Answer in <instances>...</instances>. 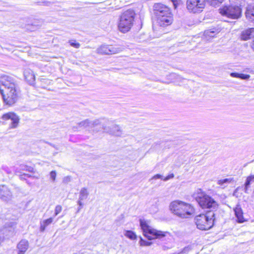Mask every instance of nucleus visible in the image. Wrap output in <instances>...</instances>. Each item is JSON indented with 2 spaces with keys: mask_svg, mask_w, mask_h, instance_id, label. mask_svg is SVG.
<instances>
[{
  "mask_svg": "<svg viewBox=\"0 0 254 254\" xmlns=\"http://www.w3.org/2000/svg\"><path fill=\"white\" fill-rule=\"evenodd\" d=\"M19 91L18 85L12 77L5 74L0 76V93L5 105H13L18 100Z\"/></svg>",
  "mask_w": 254,
  "mask_h": 254,
  "instance_id": "obj_1",
  "label": "nucleus"
},
{
  "mask_svg": "<svg viewBox=\"0 0 254 254\" xmlns=\"http://www.w3.org/2000/svg\"><path fill=\"white\" fill-rule=\"evenodd\" d=\"M153 8L157 23L159 26L165 27L172 23L173 14L168 7L162 3H155Z\"/></svg>",
  "mask_w": 254,
  "mask_h": 254,
  "instance_id": "obj_2",
  "label": "nucleus"
},
{
  "mask_svg": "<svg viewBox=\"0 0 254 254\" xmlns=\"http://www.w3.org/2000/svg\"><path fill=\"white\" fill-rule=\"evenodd\" d=\"M169 209L173 214L181 218H188L194 213V209L191 204L178 200L171 202Z\"/></svg>",
  "mask_w": 254,
  "mask_h": 254,
  "instance_id": "obj_3",
  "label": "nucleus"
},
{
  "mask_svg": "<svg viewBox=\"0 0 254 254\" xmlns=\"http://www.w3.org/2000/svg\"><path fill=\"white\" fill-rule=\"evenodd\" d=\"M215 214L212 211H207L205 214H200L194 218L197 228L201 230L211 228L214 223Z\"/></svg>",
  "mask_w": 254,
  "mask_h": 254,
  "instance_id": "obj_4",
  "label": "nucleus"
},
{
  "mask_svg": "<svg viewBox=\"0 0 254 254\" xmlns=\"http://www.w3.org/2000/svg\"><path fill=\"white\" fill-rule=\"evenodd\" d=\"M134 16L135 13L133 10L129 9L123 12L120 17L119 30L123 33L129 31L133 26Z\"/></svg>",
  "mask_w": 254,
  "mask_h": 254,
  "instance_id": "obj_5",
  "label": "nucleus"
},
{
  "mask_svg": "<svg viewBox=\"0 0 254 254\" xmlns=\"http://www.w3.org/2000/svg\"><path fill=\"white\" fill-rule=\"evenodd\" d=\"M206 0H187L186 6L187 10L191 13H199L205 7ZM214 6L222 3L223 0H206Z\"/></svg>",
  "mask_w": 254,
  "mask_h": 254,
  "instance_id": "obj_6",
  "label": "nucleus"
},
{
  "mask_svg": "<svg viewBox=\"0 0 254 254\" xmlns=\"http://www.w3.org/2000/svg\"><path fill=\"white\" fill-rule=\"evenodd\" d=\"M140 226L143 231V235L148 240L162 239L168 234L166 232L158 231L150 226L147 222L143 219H140Z\"/></svg>",
  "mask_w": 254,
  "mask_h": 254,
  "instance_id": "obj_7",
  "label": "nucleus"
},
{
  "mask_svg": "<svg viewBox=\"0 0 254 254\" xmlns=\"http://www.w3.org/2000/svg\"><path fill=\"white\" fill-rule=\"evenodd\" d=\"M196 200L199 206L207 211L214 212L218 207V203L210 196L201 193L196 197Z\"/></svg>",
  "mask_w": 254,
  "mask_h": 254,
  "instance_id": "obj_8",
  "label": "nucleus"
},
{
  "mask_svg": "<svg viewBox=\"0 0 254 254\" xmlns=\"http://www.w3.org/2000/svg\"><path fill=\"white\" fill-rule=\"evenodd\" d=\"M219 10L222 15L232 19L238 18L241 14V8L239 5H226Z\"/></svg>",
  "mask_w": 254,
  "mask_h": 254,
  "instance_id": "obj_9",
  "label": "nucleus"
},
{
  "mask_svg": "<svg viewBox=\"0 0 254 254\" xmlns=\"http://www.w3.org/2000/svg\"><path fill=\"white\" fill-rule=\"evenodd\" d=\"M1 119L5 121L6 124H8L11 128L16 127L19 124L18 116L13 112H9L3 115Z\"/></svg>",
  "mask_w": 254,
  "mask_h": 254,
  "instance_id": "obj_10",
  "label": "nucleus"
},
{
  "mask_svg": "<svg viewBox=\"0 0 254 254\" xmlns=\"http://www.w3.org/2000/svg\"><path fill=\"white\" fill-rule=\"evenodd\" d=\"M119 51V49L110 45H102L97 49V53L102 55L115 54Z\"/></svg>",
  "mask_w": 254,
  "mask_h": 254,
  "instance_id": "obj_11",
  "label": "nucleus"
},
{
  "mask_svg": "<svg viewBox=\"0 0 254 254\" xmlns=\"http://www.w3.org/2000/svg\"><path fill=\"white\" fill-rule=\"evenodd\" d=\"M12 193L8 187L5 185L0 186V198L4 201L11 200Z\"/></svg>",
  "mask_w": 254,
  "mask_h": 254,
  "instance_id": "obj_12",
  "label": "nucleus"
},
{
  "mask_svg": "<svg viewBox=\"0 0 254 254\" xmlns=\"http://www.w3.org/2000/svg\"><path fill=\"white\" fill-rule=\"evenodd\" d=\"M24 76L25 80L29 84H33L34 83L35 77L33 71L29 69H25L24 71Z\"/></svg>",
  "mask_w": 254,
  "mask_h": 254,
  "instance_id": "obj_13",
  "label": "nucleus"
},
{
  "mask_svg": "<svg viewBox=\"0 0 254 254\" xmlns=\"http://www.w3.org/2000/svg\"><path fill=\"white\" fill-rule=\"evenodd\" d=\"M29 247L28 241L26 240H21L17 244V248L18 250V254H24Z\"/></svg>",
  "mask_w": 254,
  "mask_h": 254,
  "instance_id": "obj_14",
  "label": "nucleus"
},
{
  "mask_svg": "<svg viewBox=\"0 0 254 254\" xmlns=\"http://www.w3.org/2000/svg\"><path fill=\"white\" fill-rule=\"evenodd\" d=\"M234 211L237 218V222L240 223L244 222L245 220L243 217V212L240 205L237 204L234 208Z\"/></svg>",
  "mask_w": 254,
  "mask_h": 254,
  "instance_id": "obj_15",
  "label": "nucleus"
},
{
  "mask_svg": "<svg viewBox=\"0 0 254 254\" xmlns=\"http://www.w3.org/2000/svg\"><path fill=\"white\" fill-rule=\"evenodd\" d=\"M103 128L105 131L116 136H121L122 134L120 127L117 125H114L112 129H110L106 126H103Z\"/></svg>",
  "mask_w": 254,
  "mask_h": 254,
  "instance_id": "obj_16",
  "label": "nucleus"
},
{
  "mask_svg": "<svg viewBox=\"0 0 254 254\" xmlns=\"http://www.w3.org/2000/svg\"><path fill=\"white\" fill-rule=\"evenodd\" d=\"M15 223L14 222H9L5 225V227L2 230L3 234H5L6 236H10L13 234L14 231V226Z\"/></svg>",
  "mask_w": 254,
  "mask_h": 254,
  "instance_id": "obj_17",
  "label": "nucleus"
},
{
  "mask_svg": "<svg viewBox=\"0 0 254 254\" xmlns=\"http://www.w3.org/2000/svg\"><path fill=\"white\" fill-rule=\"evenodd\" d=\"M89 195V192L87 189L85 188H83L81 189L79 192V199L77 203L80 206H83V204L82 202V200L86 199Z\"/></svg>",
  "mask_w": 254,
  "mask_h": 254,
  "instance_id": "obj_18",
  "label": "nucleus"
},
{
  "mask_svg": "<svg viewBox=\"0 0 254 254\" xmlns=\"http://www.w3.org/2000/svg\"><path fill=\"white\" fill-rule=\"evenodd\" d=\"M254 33V28H250L242 32L241 37L243 40H247L251 39L253 36V34Z\"/></svg>",
  "mask_w": 254,
  "mask_h": 254,
  "instance_id": "obj_19",
  "label": "nucleus"
},
{
  "mask_svg": "<svg viewBox=\"0 0 254 254\" xmlns=\"http://www.w3.org/2000/svg\"><path fill=\"white\" fill-rule=\"evenodd\" d=\"M53 221V218L51 217L47 219L44 220L43 221L40 222V231L42 232H43L47 226L50 225Z\"/></svg>",
  "mask_w": 254,
  "mask_h": 254,
  "instance_id": "obj_20",
  "label": "nucleus"
},
{
  "mask_svg": "<svg viewBox=\"0 0 254 254\" xmlns=\"http://www.w3.org/2000/svg\"><path fill=\"white\" fill-rule=\"evenodd\" d=\"M254 182V175H250L247 178L245 183L244 191L246 193H248V190L250 188L251 184Z\"/></svg>",
  "mask_w": 254,
  "mask_h": 254,
  "instance_id": "obj_21",
  "label": "nucleus"
},
{
  "mask_svg": "<svg viewBox=\"0 0 254 254\" xmlns=\"http://www.w3.org/2000/svg\"><path fill=\"white\" fill-rule=\"evenodd\" d=\"M219 32V31L218 29L215 31L212 30L211 29L207 30L204 31V36L207 39V40H208L209 38L214 37L215 35Z\"/></svg>",
  "mask_w": 254,
  "mask_h": 254,
  "instance_id": "obj_22",
  "label": "nucleus"
},
{
  "mask_svg": "<svg viewBox=\"0 0 254 254\" xmlns=\"http://www.w3.org/2000/svg\"><path fill=\"white\" fill-rule=\"evenodd\" d=\"M28 171L29 172H32L33 171V168L31 167H29L25 165H20L19 167L16 168L15 169V173L22 172L21 171Z\"/></svg>",
  "mask_w": 254,
  "mask_h": 254,
  "instance_id": "obj_23",
  "label": "nucleus"
},
{
  "mask_svg": "<svg viewBox=\"0 0 254 254\" xmlns=\"http://www.w3.org/2000/svg\"><path fill=\"white\" fill-rule=\"evenodd\" d=\"M232 181V179H224L222 180H219L217 182V184L222 187L224 188L226 187L225 185L230 183Z\"/></svg>",
  "mask_w": 254,
  "mask_h": 254,
  "instance_id": "obj_24",
  "label": "nucleus"
},
{
  "mask_svg": "<svg viewBox=\"0 0 254 254\" xmlns=\"http://www.w3.org/2000/svg\"><path fill=\"white\" fill-rule=\"evenodd\" d=\"M90 121L89 119L85 120L78 124V126L80 127H90Z\"/></svg>",
  "mask_w": 254,
  "mask_h": 254,
  "instance_id": "obj_25",
  "label": "nucleus"
},
{
  "mask_svg": "<svg viewBox=\"0 0 254 254\" xmlns=\"http://www.w3.org/2000/svg\"><path fill=\"white\" fill-rule=\"evenodd\" d=\"M171 1L175 9L183 5V1L182 0H171Z\"/></svg>",
  "mask_w": 254,
  "mask_h": 254,
  "instance_id": "obj_26",
  "label": "nucleus"
},
{
  "mask_svg": "<svg viewBox=\"0 0 254 254\" xmlns=\"http://www.w3.org/2000/svg\"><path fill=\"white\" fill-rule=\"evenodd\" d=\"M125 235L131 240H134L136 238V236L135 233L131 231H127Z\"/></svg>",
  "mask_w": 254,
  "mask_h": 254,
  "instance_id": "obj_27",
  "label": "nucleus"
},
{
  "mask_svg": "<svg viewBox=\"0 0 254 254\" xmlns=\"http://www.w3.org/2000/svg\"><path fill=\"white\" fill-rule=\"evenodd\" d=\"M229 1L235 4V5H239V7L243 6L245 3V0H229Z\"/></svg>",
  "mask_w": 254,
  "mask_h": 254,
  "instance_id": "obj_28",
  "label": "nucleus"
},
{
  "mask_svg": "<svg viewBox=\"0 0 254 254\" xmlns=\"http://www.w3.org/2000/svg\"><path fill=\"white\" fill-rule=\"evenodd\" d=\"M249 14L254 16V4L250 5L247 9L246 16H248Z\"/></svg>",
  "mask_w": 254,
  "mask_h": 254,
  "instance_id": "obj_29",
  "label": "nucleus"
},
{
  "mask_svg": "<svg viewBox=\"0 0 254 254\" xmlns=\"http://www.w3.org/2000/svg\"><path fill=\"white\" fill-rule=\"evenodd\" d=\"M139 244L141 246H149L152 244V243L143 240L142 237H140Z\"/></svg>",
  "mask_w": 254,
  "mask_h": 254,
  "instance_id": "obj_30",
  "label": "nucleus"
},
{
  "mask_svg": "<svg viewBox=\"0 0 254 254\" xmlns=\"http://www.w3.org/2000/svg\"><path fill=\"white\" fill-rule=\"evenodd\" d=\"M62 210V207L60 205H57L55 209V213L54 216L58 215Z\"/></svg>",
  "mask_w": 254,
  "mask_h": 254,
  "instance_id": "obj_31",
  "label": "nucleus"
},
{
  "mask_svg": "<svg viewBox=\"0 0 254 254\" xmlns=\"http://www.w3.org/2000/svg\"><path fill=\"white\" fill-rule=\"evenodd\" d=\"M90 127H94L101 123L100 120L97 119L94 121H90Z\"/></svg>",
  "mask_w": 254,
  "mask_h": 254,
  "instance_id": "obj_32",
  "label": "nucleus"
},
{
  "mask_svg": "<svg viewBox=\"0 0 254 254\" xmlns=\"http://www.w3.org/2000/svg\"><path fill=\"white\" fill-rule=\"evenodd\" d=\"M69 43L70 44V46L75 48H78L80 47V44L76 43L75 40H70L69 41Z\"/></svg>",
  "mask_w": 254,
  "mask_h": 254,
  "instance_id": "obj_33",
  "label": "nucleus"
},
{
  "mask_svg": "<svg viewBox=\"0 0 254 254\" xmlns=\"http://www.w3.org/2000/svg\"><path fill=\"white\" fill-rule=\"evenodd\" d=\"M50 179L53 182H55L57 176V174L55 171H52L50 172Z\"/></svg>",
  "mask_w": 254,
  "mask_h": 254,
  "instance_id": "obj_34",
  "label": "nucleus"
},
{
  "mask_svg": "<svg viewBox=\"0 0 254 254\" xmlns=\"http://www.w3.org/2000/svg\"><path fill=\"white\" fill-rule=\"evenodd\" d=\"M250 75L249 74H245L240 73V78L243 80H248L250 78Z\"/></svg>",
  "mask_w": 254,
  "mask_h": 254,
  "instance_id": "obj_35",
  "label": "nucleus"
},
{
  "mask_svg": "<svg viewBox=\"0 0 254 254\" xmlns=\"http://www.w3.org/2000/svg\"><path fill=\"white\" fill-rule=\"evenodd\" d=\"M230 76L233 77H236V78H240V73H237V72H231L230 73Z\"/></svg>",
  "mask_w": 254,
  "mask_h": 254,
  "instance_id": "obj_36",
  "label": "nucleus"
},
{
  "mask_svg": "<svg viewBox=\"0 0 254 254\" xmlns=\"http://www.w3.org/2000/svg\"><path fill=\"white\" fill-rule=\"evenodd\" d=\"M174 177V175L173 174H171L169 175H168L166 177H165L164 179H163V180L164 181H167L169 180V179L173 178Z\"/></svg>",
  "mask_w": 254,
  "mask_h": 254,
  "instance_id": "obj_37",
  "label": "nucleus"
},
{
  "mask_svg": "<svg viewBox=\"0 0 254 254\" xmlns=\"http://www.w3.org/2000/svg\"><path fill=\"white\" fill-rule=\"evenodd\" d=\"M163 179L162 178V176L161 175H159V174H157V175H155V176H154L151 179V180H153V179Z\"/></svg>",
  "mask_w": 254,
  "mask_h": 254,
  "instance_id": "obj_38",
  "label": "nucleus"
},
{
  "mask_svg": "<svg viewBox=\"0 0 254 254\" xmlns=\"http://www.w3.org/2000/svg\"><path fill=\"white\" fill-rule=\"evenodd\" d=\"M70 181V178L68 176L64 177L63 180L64 183H67Z\"/></svg>",
  "mask_w": 254,
  "mask_h": 254,
  "instance_id": "obj_39",
  "label": "nucleus"
},
{
  "mask_svg": "<svg viewBox=\"0 0 254 254\" xmlns=\"http://www.w3.org/2000/svg\"><path fill=\"white\" fill-rule=\"evenodd\" d=\"M25 176H27L28 177H31L30 175H28V174H26L25 173H23L22 174L20 175V178L22 180V179H24V177Z\"/></svg>",
  "mask_w": 254,
  "mask_h": 254,
  "instance_id": "obj_40",
  "label": "nucleus"
},
{
  "mask_svg": "<svg viewBox=\"0 0 254 254\" xmlns=\"http://www.w3.org/2000/svg\"><path fill=\"white\" fill-rule=\"evenodd\" d=\"M190 248H189V247H186L182 251V253H185L188 252L189 251H190Z\"/></svg>",
  "mask_w": 254,
  "mask_h": 254,
  "instance_id": "obj_41",
  "label": "nucleus"
},
{
  "mask_svg": "<svg viewBox=\"0 0 254 254\" xmlns=\"http://www.w3.org/2000/svg\"><path fill=\"white\" fill-rule=\"evenodd\" d=\"M251 47L254 50V40L253 41V42L251 45Z\"/></svg>",
  "mask_w": 254,
  "mask_h": 254,
  "instance_id": "obj_42",
  "label": "nucleus"
},
{
  "mask_svg": "<svg viewBox=\"0 0 254 254\" xmlns=\"http://www.w3.org/2000/svg\"><path fill=\"white\" fill-rule=\"evenodd\" d=\"M44 5H49V4H50V2H44Z\"/></svg>",
  "mask_w": 254,
  "mask_h": 254,
  "instance_id": "obj_43",
  "label": "nucleus"
},
{
  "mask_svg": "<svg viewBox=\"0 0 254 254\" xmlns=\"http://www.w3.org/2000/svg\"><path fill=\"white\" fill-rule=\"evenodd\" d=\"M82 206H81L79 205V207H78V210H77L78 212L80 211V210L82 208Z\"/></svg>",
  "mask_w": 254,
  "mask_h": 254,
  "instance_id": "obj_44",
  "label": "nucleus"
},
{
  "mask_svg": "<svg viewBox=\"0 0 254 254\" xmlns=\"http://www.w3.org/2000/svg\"><path fill=\"white\" fill-rule=\"evenodd\" d=\"M7 173H9V171H7Z\"/></svg>",
  "mask_w": 254,
  "mask_h": 254,
  "instance_id": "obj_45",
  "label": "nucleus"
},
{
  "mask_svg": "<svg viewBox=\"0 0 254 254\" xmlns=\"http://www.w3.org/2000/svg\"><path fill=\"white\" fill-rule=\"evenodd\" d=\"M7 173H9V171H7Z\"/></svg>",
  "mask_w": 254,
  "mask_h": 254,
  "instance_id": "obj_46",
  "label": "nucleus"
}]
</instances>
